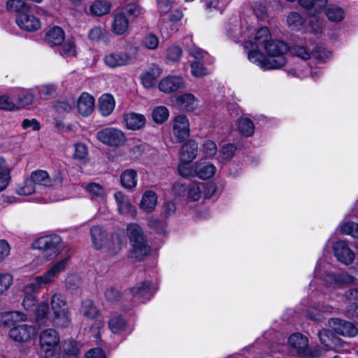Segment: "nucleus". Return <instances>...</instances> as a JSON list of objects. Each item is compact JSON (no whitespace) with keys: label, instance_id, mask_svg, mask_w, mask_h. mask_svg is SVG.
Segmentation results:
<instances>
[{"label":"nucleus","instance_id":"f257e3e1","mask_svg":"<svg viewBox=\"0 0 358 358\" xmlns=\"http://www.w3.org/2000/svg\"><path fill=\"white\" fill-rule=\"evenodd\" d=\"M243 48L248 50V59L264 69H279L287 62L285 55L289 51L288 45L282 41L272 39L266 27L259 29L254 40L245 41Z\"/></svg>","mask_w":358,"mask_h":358},{"label":"nucleus","instance_id":"f03ea898","mask_svg":"<svg viewBox=\"0 0 358 358\" xmlns=\"http://www.w3.org/2000/svg\"><path fill=\"white\" fill-rule=\"evenodd\" d=\"M69 261V258L66 257L58 262L43 275L34 278L23 287L22 292L24 294V297L22 302V306L25 310L30 311L33 310L37 301L35 294L38 292L43 285L53 282L54 279L66 269Z\"/></svg>","mask_w":358,"mask_h":358},{"label":"nucleus","instance_id":"7ed1b4c3","mask_svg":"<svg viewBox=\"0 0 358 358\" xmlns=\"http://www.w3.org/2000/svg\"><path fill=\"white\" fill-rule=\"evenodd\" d=\"M127 232L132 249L130 257L135 260L140 261L150 252V247L142 227L136 223H130L127 227Z\"/></svg>","mask_w":358,"mask_h":358},{"label":"nucleus","instance_id":"20e7f679","mask_svg":"<svg viewBox=\"0 0 358 358\" xmlns=\"http://www.w3.org/2000/svg\"><path fill=\"white\" fill-rule=\"evenodd\" d=\"M33 248L42 250L50 257L57 256L62 250V238L56 234L44 236L33 243Z\"/></svg>","mask_w":358,"mask_h":358},{"label":"nucleus","instance_id":"39448f33","mask_svg":"<svg viewBox=\"0 0 358 358\" xmlns=\"http://www.w3.org/2000/svg\"><path fill=\"white\" fill-rule=\"evenodd\" d=\"M96 137L102 143L111 147L122 145L127 141L124 132L115 127H106L98 131Z\"/></svg>","mask_w":358,"mask_h":358},{"label":"nucleus","instance_id":"423d86ee","mask_svg":"<svg viewBox=\"0 0 358 358\" xmlns=\"http://www.w3.org/2000/svg\"><path fill=\"white\" fill-rule=\"evenodd\" d=\"M37 329L34 324H18L14 325L8 331L9 337L18 343H27L34 339Z\"/></svg>","mask_w":358,"mask_h":358},{"label":"nucleus","instance_id":"0eeeda50","mask_svg":"<svg viewBox=\"0 0 358 358\" xmlns=\"http://www.w3.org/2000/svg\"><path fill=\"white\" fill-rule=\"evenodd\" d=\"M16 23L20 29L27 31H35L41 29V20L31 12L30 8L18 13Z\"/></svg>","mask_w":358,"mask_h":358},{"label":"nucleus","instance_id":"6e6552de","mask_svg":"<svg viewBox=\"0 0 358 358\" xmlns=\"http://www.w3.org/2000/svg\"><path fill=\"white\" fill-rule=\"evenodd\" d=\"M132 59V56L127 52L117 51L106 54L103 58V62L108 67L116 69L129 65Z\"/></svg>","mask_w":358,"mask_h":358},{"label":"nucleus","instance_id":"1a4fd4ad","mask_svg":"<svg viewBox=\"0 0 358 358\" xmlns=\"http://www.w3.org/2000/svg\"><path fill=\"white\" fill-rule=\"evenodd\" d=\"M329 325L336 333L345 337H354L358 334V329L353 323L339 318L331 319Z\"/></svg>","mask_w":358,"mask_h":358},{"label":"nucleus","instance_id":"9d476101","mask_svg":"<svg viewBox=\"0 0 358 358\" xmlns=\"http://www.w3.org/2000/svg\"><path fill=\"white\" fill-rule=\"evenodd\" d=\"M189 122L184 115H177L173 120V134L177 141L182 142L189 136Z\"/></svg>","mask_w":358,"mask_h":358},{"label":"nucleus","instance_id":"9b49d317","mask_svg":"<svg viewBox=\"0 0 358 358\" xmlns=\"http://www.w3.org/2000/svg\"><path fill=\"white\" fill-rule=\"evenodd\" d=\"M157 287L150 281H145L137 284L130 289L131 294L138 301L144 303L150 300Z\"/></svg>","mask_w":358,"mask_h":358},{"label":"nucleus","instance_id":"f8f14e48","mask_svg":"<svg viewBox=\"0 0 358 358\" xmlns=\"http://www.w3.org/2000/svg\"><path fill=\"white\" fill-rule=\"evenodd\" d=\"M333 248L334 255L340 262L345 265H349L352 263L355 259V254L348 247L345 241H336L334 244Z\"/></svg>","mask_w":358,"mask_h":358},{"label":"nucleus","instance_id":"ddd939ff","mask_svg":"<svg viewBox=\"0 0 358 358\" xmlns=\"http://www.w3.org/2000/svg\"><path fill=\"white\" fill-rule=\"evenodd\" d=\"M288 343L292 348L296 350L299 355L304 356L314 355L308 349L307 338L300 333H296L291 335L289 337Z\"/></svg>","mask_w":358,"mask_h":358},{"label":"nucleus","instance_id":"4468645a","mask_svg":"<svg viewBox=\"0 0 358 358\" xmlns=\"http://www.w3.org/2000/svg\"><path fill=\"white\" fill-rule=\"evenodd\" d=\"M114 199L117 206L118 212L125 215L134 217L136 214V208L132 205L130 199L121 192L114 194Z\"/></svg>","mask_w":358,"mask_h":358},{"label":"nucleus","instance_id":"2eb2a0df","mask_svg":"<svg viewBox=\"0 0 358 358\" xmlns=\"http://www.w3.org/2000/svg\"><path fill=\"white\" fill-rule=\"evenodd\" d=\"M27 315L21 311H6L0 313V327H7L17 322H26Z\"/></svg>","mask_w":358,"mask_h":358},{"label":"nucleus","instance_id":"dca6fc26","mask_svg":"<svg viewBox=\"0 0 358 358\" xmlns=\"http://www.w3.org/2000/svg\"><path fill=\"white\" fill-rule=\"evenodd\" d=\"M329 0H299V4L311 16H316L322 12L328 6Z\"/></svg>","mask_w":358,"mask_h":358},{"label":"nucleus","instance_id":"f3484780","mask_svg":"<svg viewBox=\"0 0 358 358\" xmlns=\"http://www.w3.org/2000/svg\"><path fill=\"white\" fill-rule=\"evenodd\" d=\"M197 152V143L193 140H189L185 143L180 150V161L185 163H191L196 158Z\"/></svg>","mask_w":358,"mask_h":358},{"label":"nucleus","instance_id":"a211bd4d","mask_svg":"<svg viewBox=\"0 0 358 358\" xmlns=\"http://www.w3.org/2000/svg\"><path fill=\"white\" fill-rule=\"evenodd\" d=\"M94 98L87 92H83L80 96L77 108L79 113L84 117L89 116L94 109Z\"/></svg>","mask_w":358,"mask_h":358},{"label":"nucleus","instance_id":"6ab92c4d","mask_svg":"<svg viewBox=\"0 0 358 358\" xmlns=\"http://www.w3.org/2000/svg\"><path fill=\"white\" fill-rule=\"evenodd\" d=\"M194 96L192 94H183L173 96L171 101L173 106L180 110L191 111L194 108Z\"/></svg>","mask_w":358,"mask_h":358},{"label":"nucleus","instance_id":"aec40b11","mask_svg":"<svg viewBox=\"0 0 358 358\" xmlns=\"http://www.w3.org/2000/svg\"><path fill=\"white\" fill-rule=\"evenodd\" d=\"M64 39V31L58 26L50 27L45 33V41L50 47L59 46Z\"/></svg>","mask_w":358,"mask_h":358},{"label":"nucleus","instance_id":"412c9836","mask_svg":"<svg viewBox=\"0 0 358 358\" xmlns=\"http://www.w3.org/2000/svg\"><path fill=\"white\" fill-rule=\"evenodd\" d=\"M129 29V20L123 11L115 14L111 24L112 31L116 35L125 34Z\"/></svg>","mask_w":358,"mask_h":358},{"label":"nucleus","instance_id":"4be33fe9","mask_svg":"<svg viewBox=\"0 0 358 358\" xmlns=\"http://www.w3.org/2000/svg\"><path fill=\"white\" fill-rule=\"evenodd\" d=\"M324 280L329 285H341L353 283L355 278L353 276L345 272L339 273H328L324 276Z\"/></svg>","mask_w":358,"mask_h":358},{"label":"nucleus","instance_id":"5701e85b","mask_svg":"<svg viewBox=\"0 0 358 358\" xmlns=\"http://www.w3.org/2000/svg\"><path fill=\"white\" fill-rule=\"evenodd\" d=\"M185 87L183 78L178 76H169L159 83V90H179Z\"/></svg>","mask_w":358,"mask_h":358},{"label":"nucleus","instance_id":"b1692460","mask_svg":"<svg viewBox=\"0 0 358 358\" xmlns=\"http://www.w3.org/2000/svg\"><path fill=\"white\" fill-rule=\"evenodd\" d=\"M58 47L59 54L64 58H73L77 55V46L74 38H65Z\"/></svg>","mask_w":358,"mask_h":358},{"label":"nucleus","instance_id":"393cba45","mask_svg":"<svg viewBox=\"0 0 358 358\" xmlns=\"http://www.w3.org/2000/svg\"><path fill=\"white\" fill-rule=\"evenodd\" d=\"M90 234L92 245L95 249L99 250L104 247L107 241V235L106 231L101 227H92L90 229Z\"/></svg>","mask_w":358,"mask_h":358},{"label":"nucleus","instance_id":"a878e982","mask_svg":"<svg viewBox=\"0 0 358 358\" xmlns=\"http://www.w3.org/2000/svg\"><path fill=\"white\" fill-rule=\"evenodd\" d=\"M115 106V99L110 94H104L99 99L98 108L103 116L109 115L114 110Z\"/></svg>","mask_w":358,"mask_h":358},{"label":"nucleus","instance_id":"bb28decb","mask_svg":"<svg viewBox=\"0 0 358 358\" xmlns=\"http://www.w3.org/2000/svg\"><path fill=\"white\" fill-rule=\"evenodd\" d=\"M127 127L131 130H138L145 124L144 115L135 113H130L124 115Z\"/></svg>","mask_w":358,"mask_h":358},{"label":"nucleus","instance_id":"cd10ccee","mask_svg":"<svg viewBox=\"0 0 358 358\" xmlns=\"http://www.w3.org/2000/svg\"><path fill=\"white\" fill-rule=\"evenodd\" d=\"M327 19L332 22H340L345 17V10L339 6L328 4L324 13Z\"/></svg>","mask_w":358,"mask_h":358},{"label":"nucleus","instance_id":"c85d7f7f","mask_svg":"<svg viewBox=\"0 0 358 358\" xmlns=\"http://www.w3.org/2000/svg\"><path fill=\"white\" fill-rule=\"evenodd\" d=\"M157 203V196L155 192L146 191L141 199L140 207L146 213H150L154 210Z\"/></svg>","mask_w":358,"mask_h":358},{"label":"nucleus","instance_id":"c756f323","mask_svg":"<svg viewBox=\"0 0 358 358\" xmlns=\"http://www.w3.org/2000/svg\"><path fill=\"white\" fill-rule=\"evenodd\" d=\"M71 322L69 310L53 313L52 325L57 328H67Z\"/></svg>","mask_w":358,"mask_h":358},{"label":"nucleus","instance_id":"7c9ffc66","mask_svg":"<svg viewBox=\"0 0 358 358\" xmlns=\"http://www.w3.org/2000/svg\"><path fill=\"white\" fill-rule=\"evenodd\" d=\"M286 23L292 31L305 29V19L297 12H291L287 17Z\"/></svg>","mask_w":358,"mask_h":358},{"label":"nucleus","instance_id":"2f4dec72","mask_svg":"<svg viewBox=\"0 0 358 358\" xmlns=\"http://www.w3.org/2000/svg\"><path fill=\"white\" fill-rule=\"evenodd\" d=\"M137 173L133 169L125 170L121 175L120 180L122 187L127 189L134 188L137 185Z\"/></svg>","mask_w":358,"mask_h":358},{"label":"nucleus","instance_id":"473e14b6","mask_svg":"<svg viewBox=\"0 0 358 358\" xmlns=\"http://www.w3.org/2000/svg\"><path fill=\"white\" fill-rule=\"evenodd\" d=\"M124 243V237L118 234L112 235L110 241H106L104 245L110 253V255L117 254L122 249Z\"/></svg>","mask_w":358,"mask_h":358},{"label":"nucleus","instance_id":"72a5a7b5","mask_svg":"<svg viewBox=\"0 0 358 358\" xmlns=\"http://www.w3.org/2000/svg\"><path fill=\"white\" fill-rule=\"evenodd\" d=\"M30 178L35 185H41L44 187H50V177L47 171L37 170L33 171L30 175Z\"/></svg>","mask_w":358,"mask_h":358},{"label":"nucleus","instance_id":"f704fd0d","mask_svg":"<svg viewBox=\"0 0 358 358\" xmlns=\"http://www.w3.org/2000/svg\"><path fill=\"white\" fill-rule=\"evenodd\" d=\"M216 168L213 164H207L205 165L196 164L194 171L196 176L203 180L211 178L215 173Z\"/></svg>","mask_w":358,"mask_h":358},{"label":"nucleus","instance_id":"c9c22d12","mask_svg":"<svg viewBox=\"0 0 358 358\" xmlns=\"http://www.w3.org/2000/svg\"><path fill=\"white\" fill-rule=\"evenodd\" d=\"M80 313L87 318L94 319L99 315V311L92 300L86 299L82 303Z\"/></svg>","mask_w":358,"mask_h":358},{"label":"nucleus","instance_id":"e433bc0d","mask_svg":"<svg viewBox=\"0 0 358 358\" xmlns=\"http://www.w3.org/2000/svg\"><path fill=\"white\" fill-rule=\"evenodd\" d=\"M126 321L122 316L112 317L108 321V327L113 334H120L125 330Z\"/></svg>","mask_w":358,"mask_h":358},{"label":"nucleus","instance_id":"4c0bfd02","mask_svg":"<svg viewBox=\"0 0 358 358\" xmlns=\"http://www.w3.org/2000/svg\"><path fill=\"white\" fill-rule=\"evenodd\" d=\"M51 308L53 313L69 310L65 297L59 293L54 294L51 297Z\"/></svg>","mask_w":358,"mask_h":358},{"label":"nucleus","instance_id":"58836bf2","mask_svg":"<svg viewBox=\"0 0 358 358\" xmlns=\"http://www.w3.org/2000/svg\"><path fill=\"white\" fill-rule=\"evenodd\" d=\"M318 336L320 342L327 348H332L338 338H336L332 331L329 329H322L318 332Z\"/></svg>","mask_w":358,"mask_h":358},{"label":"nucleus","instance_id":"ea45409f","mask_svg":"<svg viewBox=\"0 0 358 358\" xmlns=\"http://www.w3.org/2000/svg\"><path fill=\"white\" fill-rule=\"evenodd\" d=\"M110 9V5L108 3L97 1L90 6V10L93 15L101 16L108 13Z\"/></svg>","mask_w":358,"mask_h":358},{"label":"nucleus","instance_id":"a19ab883","mask_svg":"<svg viewBox=\"0 0 358 358\" xmlns=\"http://www.w3.org/2000/svg\"><path fill=\"white\" fill-rule=\"evenodd\" d=\"M238 129L245 136H251L255 131V125L248 117H241L238 121Z\"/></svg>","mask_w":358,"mask_h":358},{"label":"nucleus","instance_id":"79ce46f5","mask_svg":"<svg viewBox=\"0 0 358 358\" xmlns=\"http://www.w3.org/2000/svg\"><path fill=\"white\" fill-rule=\"evenodd\" d=\"M34 99L35 96L31 92H24L20 93L15 101L16 110L32 104Z\"/></svg>","mask_w":358,"mask_h":358},{"label":"nucleus","instance_id":"37998d69","mask_svg":"<svg viewBox=\"0 0 358 358\" xmlns=\"http://www.w3.org/2000/svg\"><path fill=\"white\" fill-rule=\"evenodd\" d=\"M75 104V100L71 96L66 97L64 100H59L53 105L54 108L59 112H69Z\"/></svg>","mask_w":358,"mask_h":358},{"label":"nucleus","instance_id":"c03bdc74","mask_svg":"<svg viewBox=\"0 0 358 358\" xmlns=\"http://www.w3.org/2000/svg\"><path fill=\"white\" fill-rule=\"evenodd\" d=\"M152 119L158 124L164 122L169 116V111L165 106H157L152 111Z\"/></svg>","mask_w":358,"mask_h":358},{"label":"nucleus","instance_id":"a18cd8bd","mask_svg":"<svg viewBox=\"0 0 358 358\" xmlns=\"http://www.w3.org/2000/svg\"><path fill=\"white\" fill-rule=\"evenodd\" d=\"M203 182H192L188 187V198L192 201H198L203 192Z\"/></svg>","mask_w":358,"mask_h":358},{"label":"nucleus","instance_id":"49530a36","mask_svg":"<svg viewBox=\"0 0 358 358\" xmlns=\"http://www.w3.org/2000/svg\"><path fill=\"white\" fill-rule=\"evenodd\" d=\"M36 192V185L31 178L25 180L21 186L17 187L16 192L19 195L27 196Z\"/></svg>","mask_w":358,"mask_h":358},{"label":"nucleus","instance_id":"de8ad7c7","mask_svg":"<svg viewBox=\"0 0 358 358\" xmlns=\"http://www.w3.org/2000/svg\"><path fill=\"white\" fill-rule=\"evenodd\" d=\"M81 343L76 341L71 340L64 343V352L66 354L75 355L78 357L81 351Z\"/></svg>","mask_w":358,"mask_h":358},{"label":"nucleus","instance_id":"09e8293b","mask_svg":"<svg viewBox=\"0 0 358 358\" xmlns=\"http://www.w3.org/2000/svg\"><path fill=\"white\" fill-rule=\"evenodd\" d=\"M86 189L92 196L100 199H104L106 196V192L104 188L98 183L92 182L87 185Z\"/></svg>","mask_w":358,"mask_h":358},{"label":"nucleus","instance_id":"8fccbe9b","mask_svg":"<svg viewBox=\"0 0 358 358\" xmlns=\"http://www.w3.org/2000/svg\"><path fill=\"white\" fill-rule=\"evenodd\" d=\"M289 50L293 55L301 59L308 60L310 58V51L303 45H295Z\"/></svg>","mask_w":358,"mask_h":358},{"label":"nucleus","instance_id":"3c124183","mask_svg":"<svg viewBox=\"0 0 358 358\" xmlns=\"http://www.w3.org/2000/svg\"><path fill=\"white\" fill-rule=\"evenodd\" d=\"M141 43L143 46L145 48L154 50H156L159 45V38L153 34H148L143 38Z\"/></svg>","mask_w":358,"mask_h":358},{"label":"nucleus","instance_id":"603ef678","mask_svg":"<svg viewBox=\"0 0 358 358\" xmlns=\"http://www.w3.org/2000/svg\"><path fill=\"white\" fill-rule=\"evenodd\" d=\"M236 146L233 143L225 144L220 150L221 161H228L231 159L236 150Z\"/></svg>","mask_w":358,"mask_h":358},{"label":"nucleus","instance_id":"864d4df0","mask_svg":"<svg viewBox=\"0 0 358 358\" xmlns=\"http://www.w3.org/2000/svg\"><path fill=\"white\" fill-rule=\"evenodd\" d=\"M106 36V31L101 27H94L92 28L89 32L87 37L93 42H99L104 38Z\"/></svg>","mask_w":358,"mask_h":358},{"label":"nucleus","instance_id":"5fc2aeb1","mask_svg":"<svg viewBox=\"0 0 358 358\" xmlns=\"http://www.w3.org/2000/svg\"><path fill=\"white\" fill-rule=\"evenodd\" d=\"M6 6L8 10L18 13L29 8L22 0H8Z\"/></svg>","mask_w":358,"mask_h":358},{"label":"nucleus","instance_id":"6e6d98bb","mask_svg":"<svg viewBox=\"0 0 358 358\" xmlns=\"http://www.w3.org/2000/svg\"><path fill=\"white\" fill-rule=\"evenodd\" d=\"M341 231L343 234L350 235L358 238V224L354 222H347L341 227Z\"/></svg>","mask_w":358,"mask_h":358},{"label":"nucleus","instance_id":"4d7b16f0","mask_svg":"<svg viewBox=\"0 0 358 358\" xmlns=\"http://www.w3.org/2000/svg\"><path fill=\"white\" fill-rule=\"evenodd\" d=\"M304 29L315 34H320L322 31V21L315 16H313L311 20L309 21L308 27H305Z\"/></svg>","mask_w":358,"mask_h":358},{"label":"nucleus","instance_id":"13d9d810","mask_svg":"<svg viewBox=\"0 0 358 358\" xmlns=\"http://www.w3.org/2000/svg\"><path fill=\"white\" fill-rule=\"evenodd\" d=\"M49 306L46 303L38 304L35 310L36 321L40 323L43 320L46 319L49 314Z\"/></svg>","mask_w":358,"mask_h":358},{"label":"nucleus","instance_id":"bf43d9fd","mask_svg":"<svg viewBox=\"0 0 358 358\" xmlns=\"http://www.w3.org/2000/svg\"><path fill=\"white\" fill-rule=\"evenodd\" d=\"M157 76L155 75V73L145 72L144 73L141 77V83L145 88H152L155 86L157 83Z\"/></svg>","mask_w":358,"mask_h":358},{"label":"nucleus","instance_id":"052dcab7","mask_svg":"<svg viewBox=\"0 0 358 358\" xmlns=\"http://www.w3.org/2000/svg\"><path fill=\"white\" fill-rule=\"evenodd\" d=\"M0 110L10 111L16 110L15 102L7 95H1Z\"/></svg>","mask_w":358,"mask_h":358},{"label":"nucleus","instance_id":"680f3d73","mask_svg":"<svg viewBox=\"0 0 358 358\" xmlns=\"http://www.w3.org/2000/svg\"><path fill=\"white\" fill-rule=\"evenodd\" d=\"M13 276L9 273L0 274V295L7 291L13 283Z\"/></svg>","mask_w":358,"mask_h":358},{"label":"nucleus","instance_id":"e2e57ef3","mask_svg":"<svg viewBox=\"0 0 358 358\" xmlns=\"http://www.w3.org/2000/svg\"><path fill=\"white\" fill-rule=\"evenodd\" d=\"M217 149L215 143L210 141H206L202 145V152L206 157H212L217 153Z\"/></svg>","mask_w":358,"mask_h":358},{"label":"nucleus","instance_id":"0e129e2a","mask_svg":"<svg viewBox=\"0 0 358 358\" xmlns=\"http://www.w3.org/2000/svg\"><path fill=\"white\" fill-rule=\"evenodd\" d=\"M182 51L179 46L173 45L167 50V58L173 62H178L182 55Z\"/></svg>","mask_w":358,"mask_h":358},{"label":"nucleus","instance_id":"69168bd1","mask_svg":"<svg viewBox=\"0 0 358 358\" xmlns=\"http://www.w3.org/2000/svg\"><path fill=\"white\" fill-rule=\"evenodd\" d=\"M191 73L195 77H201L207 74V70L203 65L199 62H192Z\"/></svg>","mask_w":358,"mask_h":358},{"label":"nucleus","instance_id":"338daca9","mask_svg":"<svg viewBox=\"0 0 358 358\" xmlns=\"http://www.w3.org/2000/svg\"><path fill=\"white\" fill-rule=\"evenodd\" d=\"M120 296V292L114 287H109L105 292V297L106 300L110 302L117 301Z\"/></svg>","mask_w":358,"mask_h":358},{"label":"nucleus","instance_id":"774afa93","mask_svg":"<svg viewBox=\"0 0 358 358\" xmlns=\"http://www.w3.org/2000/svg\"><path fill=\"white\" fill-rule=\"evenodd\" d=\"M141 8L136 3H127L123 12L130 16L137 17L141 13Z\"/></svg>","mask_w":358,"mask_h":358}]
</instances>
